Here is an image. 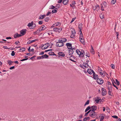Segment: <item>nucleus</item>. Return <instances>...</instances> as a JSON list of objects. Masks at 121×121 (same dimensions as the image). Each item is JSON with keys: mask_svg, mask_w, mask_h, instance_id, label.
<instances>
[{"mask_svg": "<svg viewBox=\"0 0 121 121\" xmlns=\"http://www.w3.org/2000/svg\"><path fill=\"white\" fill-rule=\"evenodd\" d=\"M108 5L107 4V3L104 1L102 2V4H100V6L101 8V10L102 11L104 10V9H107L108 6Z\"/></svg>", "mask_w": 121, "mask_h": 121, "instance_id": "1", "label": "nucleus"}, {"mask_svg": "<svg viewBox=\"0 0 121 121\" xmlns=\"http://www.w3.org/2000/svg\"><path fill=\"white\" fill-rule=\"evenodd\" d=\"M27 26H29V28L30 27H31V28H30V29H33L36 26L35 24L33 23V21L31 23H29L28 24Z\"/></svg>", "mask_w": 121, "mask_h": 121, "instance_id": "2", "label": "nucleus"}, {"mask_svg": "<svg viewBox=\"0 0 121 121\" xmlns=\"http://www.w3.org/2000/svg\"><path fill=\"white\" fill-rule=\"evenodd\" d=\"M97 113L95 111H91L90 113V116L94 118L96 117L97 115Z\"/></svg>", "mask_w": 121, "mask_h": 121, "instance_id": "3", "label": "nucleus"}, {"mask_svg": "<svg viewBox=\"0 0 121 121\" xmlns=\"http://www.w3.org/2000/svg\"><path fill=\"white\" fill-rule=\"evenodd\" d=\"M70 57L69 56V55H67V57L68 59H69L72 61L75 62L76 61L73 60L75 59V57L72 55H70Z\"/></svg>", "mask_w": 121, "mask_h": 121, "instance_id": "4", "label": "nucleus"}, {"mask_svg": "<svg viewBox=\"0 0 121 121\" xmlns=\"http://www.w3.org/2000/svg\"><path fill=\"white\" fill-rule=\"evenodd\" d=\"M96 82L98 84L101 85L103 83L104 81L101 78H98L97 79Z\"/></svg>", "mask_w": 121, "mask_h": 121, "instance_id": "5", "label": "nucleus"}, {"mask_svg": "<svg viewBox=\"0 0 121 121\" xmlns=\"http://www.w3.org/2000/svg\"><path fill=\"white\" fill-rule=\"evenodd\" d=\"M53 30L54 31L57 32L58 31V32H60L62 30V28L60 27V28H58L57 27H55L53 28Z\"/></svg>", "mask_w": 121, "mask_h": 121, "instance_id": "6", "label": "nucleus"}, {"mask_svg": "<svg viewBox=\"0 0 121 121\" xmlns=\"http://www.w3.org/2000/svg\"><path fill=\"white\" fill-rule=\"evenodd\" d=\"M26 29H23L20 31V35H21V36L24 35L26 33Z\"/></svg>", "mask_w": 121, "mask_h": 121, "instance_id": "7", "label": "nucleus"}, {"mask_svg": "<svg viewBox=\"0 0 121 121\" xmlns=\"http://www.w3.org/2000/svg\"><path fill=\"white\" fill-rule=\"evenodd\" d=\"M85 53L83 50H82L80 52L79 54V56L80 57H82L84 56L85 55Z\"/></svg>", "mask_w": 121, "mask_h": 121, "instance_id": "8", "label": "nucleus"}, {"mask_svg": "<svg viewBox=\"0 0 121 121\" xmlns=\"http://www.w3.org/2000/svg\"><path fill=\"white\" fill-rule=\"evenodd\" d=\"M91 111L94 112L95 111L97 108V107L95 105L92 106L91 107Z\"/></svg>", "mask_w": 121, "mask_h": 121, "instance_id": "9", "label": "nucleus"}, {"mask_svg": "<svg viewBox=\"0 0 121 121\" xmlns=\"http://www.w3.org/2000/svg\"><path fill=\"white\" fill-rule=\"evenodd\" d=\"M95 101L97 103H98L99 102H101V99H99V97H97L96 98H95Z\"/></svg>", "mask_w": 121, "mask_h": 121, "instance_id": "10", "label": "nucleus"}, {"mask_svg": "<svg viewBox=\"0 0 121 121\" xmlns=\"http://www.w3.org/2000/svg\"><path fill=\"white\" fill-rule=\"evenodd\" d=\"M64 45V44L63 43H58L57 42L56 43V46L57 47H61L63 46Z\"/></svg>", "mask_w": 121, "mask_h": 121, "instance_id": "11", "label": "nucleus"}, {"mask_svg": "<svg viewBox=\"0 0 121 121\" xmlns=\"http://www.w3.org/2000/svg\"><path fill=\"white\" fill-rule=\"evenodd\" d=\"M102 91L103 92V95H105L106 94V90L104 88H102Z\"/></svg>", "mask_w": 121, "mask_h": 121, "instance_id": "12", "label": "nucleus"}, {"mask_svg": "<svg viewBox=\"0 0 121 121\" xmlns=\"http://www.w3.org/2000/svg\"><path fill=\"white\" fill-rule=\"evenodd\" d=\"M14 38H17L21 36V35L18 34V33H17L14 35Z\"/></svg>", "mask_w": 121, "mask_h": 121, "instance_id": "13", "label": "nucleus"}, {"mask_svg": "<svg viewBox=\"0 0 121 121\" xmlns=\"http://www.w3.org/2000/svg\"><path fill=\"white\" fill-rule=\"evenodd\" d=\"M58 54L59 56L62 57H64L65 55V54L64 53L61 52H59L58 53Z\"/></svg>", "mask_w": 121, "mask_h": 121, "instance_id": "14", "label": "nucleus"}, {"mask_svg": "<svg viewBox=\"0 0 121 121\" xmlns=\"http://www.w3.org/2000/svg\"><path fill=\"white\" fill-rule=\"evenodd\" d=\"M37 40V39H34L33 40H29V41L27 42V44H30L31 43H32L33 42H35Z\"/></svg>", "mask_w": 121, "mask_h": 121, "instance_id": "15", "label": "nucleus"}, {"mask_svg": "<svg viewBox=\"0 0 121 121\" xmlns=\"http://www.w3.org/2000/svg\"><path fill=\"white\" fill-rule=\"evenodd\" d=\"M46 46H45L43 48H42V50H44L47 49L49 46V43H46L44 45Z\"/></svg>", "mask_w": 121, "mask_h": 121, "instance_id": "16", "label": "nucleus"}, {"mask_svg": "<svg viewBox=\"0 0 121 121\" xmlns=\"http://www.w3.org/2000/svg\"><path fill=\"white\" fill-rule=\"evenodd\" d=\"M92 70H93L92 69H88L87 71L90 74H91L92 73Z\"/></svg>", "mask_w": 121, "mask_h": 121, "instance_id": "17", "label": "nucleus"}, {"mask_svg": "<svg viewBox=\"0 0 121 121\" xmlns=\"http://www.w3.org/2000/svg\"><path fill=\"white\" fill-rule=\"evenodd\" d=\"M48 54L49 55H54V56H56V54H55L52 51L49 52L48 53Z\"/></svg>", "mask_w": 121, "mask_h": 121, "instance_id": "18", "label": "nucleus"}, {"mask_svg": "<svg viewBox=\"0 0 121 121\" xmlns=\"http://www.w3.org/2000/svg\"><path fill=\"white\" fill-rule=\"evenodd\" d=\"M69 55H72V54H73V50H69Z\"/></svg>", "mask_w": 121, "mask_h": 121, "instance_id": "19", "label": "nucleus"}, {"mask_svg": "<svg viewBox=\"0 0 121 121\" xmlns=\"http://www.w3.org/2000/svg\"><path fill=\"white\" fill-rule=\"evenodd\" d=\"M61 23L60 22H57L55 24H54V25H55L56 26H60L61 25Z\"/></svg>", "mask_w": 121, "mask_h": 121, "instance_id": "20", "label": "nucleus"}, {"mask_svg": "<svg viewBox=\"0 0 121 121\" xmlns=\"http://www.w3.org/2000/svg\"><path fill=\"white\" fill-rule=\"evenodd\" d=\"M42 58H47L48 57V56L46 54H45L44 55L42 56Z\"/></svg>", "mask_w": 121, "mask_h": 121, "instance_id": "21", "label": "nucleus"}, {"mask_svg": "<svg viewBox=\"0 0 121 121\" xmlns=\"http://www.w3.org/2000/svg\"><path fill=\"white\" fill-rule=\"evenodd\" d=\"M68 2L69 0H64L63 3L64 5H66Z\"/></svg>", "mask_w": 121, "mask_h": 121, "instance_id": "22", "label": "nucleus"}, {"mask_svg": "<svg viewBox=\"0 0 121 121\" xmlns=\"http://www.w3.org/2000/svg\"><path fill=\"white\" fill-rule=\"evenodd\" d=\"M8 63L9 64V65H12V64L13 63V61L10 60H9L7 61Z\"/></svg>", "mask_w": 121, "mask_h": 121, "instance_id": "23", "label": "nucleus"}, {"mask_svg": "<svg viewBox=\"0 0 121 121\" xmlns=\"http://www.w3.org/2000/svg\"><path fill=\"white\" fill-rule=\"evenodd\" d=\"M91 50L90 51L91 52L92 54H94L95 53V51L94 50L93 48L92 47V46L91 45Z\"/></svg>", "mask_w": 121, "mask_h": 121, "instance_id": "24", "label": "nucleus"}, {"mask_svg": "<svg viewBox=\"0 0 121 121\" xmlns=\"http://www.w3.org/2000/svg\"><path fill=\"white\" fill-rule=\"evenodd\" d=\"M92 73H93V78L94 79H96V77H95V75L96 74L95 73L94 71L93 70H92Z\"/></svg>", "mask_w": 121, "mask_h": 121, "instance_id": "25", "label": "nucleus"}, {"mask_svg": "<svg viewBox=\"0 0 121 121\" xmlns=\"http://www.w3.org/2000/svg\"><path fill=\"white\" fill-rule=\"evenodd\" d=\"M83 37H80V41L82 43H83L84 42V40L83 39Z\"/></svg>", "mask_w": 121, "mask_h": 121, "instance_id": "26", "label": "nucleus"}, {"mask_svg": "<svg viewBox=\"0 0 121 121\" xmlns=\"http://www.w3.org/2000/svg\"><path fill=\"white\" fill-rule=\"evenodd\" d=\"M66 45L67 46V48L68 47H70L72 46V44L71 43H67L66 44Z\"/></svg>", "mask_w": 121, "mask_h": 121, "instance_id": "27", "label": "nucleus"}, {"mask_svg": "<svg viewBox=\"0 0 121 121\" xmlns=\"http://www.w3.org/2000/svg\"><path fill=\"white\" fill-rule=\"evenodd\" d=\"M41 28L42 29V30H45L46 28V27L44 25H42L41 26Z\"/></svg>", "mask_w": 121, "mask_h": 121, "instance_id": "28", "label": "nucleus"}, {"mask_svg": "<svg viewBox=\"0 0 121 121\" xmlns=\"http://www.w3.org/2000/svg\"><path fill=\"white\" fill-rule=\"evenodd\" d=\"M91 108L90 106H89L86 109L85 111V112H86L88 111Z\"/></svg>", "mask_w": 121, "mask_h": 121, "instance_id": "29", "label": "nucleus"}, {"mask_svg": "<svg viewBox=\"0 0 121 121\" xmlns=\"http://www.w3.org/2000/svg\"><path fill=\"white\" fill-rule=\"evenodd\" d=\"M116 2V0H112L111 3L112 4H114Z\"/></svg>", "mask_w": 121, "mask_h": 121, "instance_id": "30", "label": "nucleus"}, {"mask_svg": "<svg viewBox=\"0 0 121 121\" xmlns=\"http://www.w3.org/2000/svg\"><path fill=\"white\" fill-rule=\"evenodd\" d=\"M49 19V18L48 17H47L44 19V20L46 22H47L48 21Z\"/></svg>", "mask_w": 121, "mask_h": 121, "instance_id": "31", "label": "nucleus"}, {"mask_svg": "<svg viewBox=\"0 0 121 121\" xmlns=\"http://www.w3.org/2000/svg\"><path fill=\"white\" fill-rule=\"evenodd\" d=\"M99 73H100V74L102 76L104 77L105 76V74H104L103 73V72H102L101 71V72H100Z\"/></svg>", "mask_w": 121, "mask_h": 121, "instance_id": "32", "label": "nucleus"}, {"mask_svg": "<svg viewBox=\"0 0 121 121\" xmlns=\"http://www.w3.org/2000/svg\"><path fill=\"white\" fill-rule=\"evenodd\" d=\"M82 23H80L78 25V27L79 29H82Z\"/></svg>", "mask_w": 121, "mask_h": 121, "instance_id": "33", "label": "nucleus"}, {"mask_svg": "<svg viewBox=\"0 0 121 121\" xmlns=\"http://www.w3.org/2000/svg\"><path fill=\"white\" fill-rule=\"evenodd\" d=\"M112 86H110L108 87V89L109 91H112Z\"/></svg>", "mask_w": 121, "mask_h": 121, "instance_id": "34", "label": "nucleus"}, {"mask_svg": "<svg viewBox=\"0 0 121 121\" xmlns=\"http://www.w3.org/2000/svg\"><path fill=\"white\" fill-rule=\"evenodd\" d=\"M91 111V110H89L88 112H86L84 116H86L88 115V114Z\"/></svg>", "mask_w": 121, "mask_h": 121, "instance_id": "35", "label": "nucleus"}, {"mask_svg": "<svg viewBox=\"0 0 121 121\" xmlns=\"http://www.w3.org/2000/svg\"><path fill=\"white\" fill-rule=\"evenodd\" d=\"M89 100H88L85 103V104H84V106H85L86 105H88L89 104Z\"/></svg>", "mask_w": 121, "mask_h": 121, "instance_id": "36", "label": "nucleus"}, {"mask_svg": "<svg viewBox=\"0 0 121 121\" xmlns=\"http://www.w3.org/2000/svg\"><path fill=\"white\" fill-rule=\"evenodd\" d=\"M85 55L88 57L90 56V54L89 52L86 53Z\"/></svg>", "mask_w": 121, "mask_h": 121, "instance_id": "37", "label": "nucleus"}, {"mask_svg": "<svg viewBox=\"0 0 121 121\" xmlns=\"http://www.w3.org/2000/svg\"><path fill=\"white\" fill-rule=\"evenodd\" d=\"M105 116H101V117L100 118V121H103V119H104V117Z\"/></svg>", "mask_w": 121, "mask_h": 121, "instance_id": "38", "label": "nucleus"}, {"mask_svg": "<svg viewBox=\"0 0 121 121\" xmlns=\"http://www.w3.org/2000/svg\"><path fill=\"white\" fill-rule=\"evenodd\" d=\"M57 11L56 9H54L52 10V13H56Z\"/></svg>", "mask_w": 121, "mask_h": 121, "instance_id": "39", "label": "nucleus"}, {"mask_svg": "<svg viewBox=\"0 0 121 121\" xmlns=\"http://www.w3.org/2000/svg\"><path fill=\"white\" fill-rule=\"evenodd\" d=\"M83 119H84V120H89L90 119V117H85Z\"/></svg>", "mask_w": 121, "mask_h": 121, "instance_id": "40", "label": "nucleus"}, {"mask_svg": "<svg viewBox=\"0 0 121 121\" xmlns=\"http://www.w3.org/2000/svg\"><path fill=\"white\" fill-rule=\"evenodd\" d=\"M44 17L43 15H41L39 16V19H42Z\"/></svg>", "mask_w": 121, "mask_h": 121, "instance_id": "41", "label": "nucleus"}, {"mask_svg": "<svg viewBox=\"0 0 121 121\" xmlns=\"http://www.w3.org/2000/svg\"><path fill=\"white\" fill-rule=\"evenodd\" d=\"M115 80H116V82L117 83V85H120V82H119L118 81L117 79H116Z\"/></svg>", "mask_w": 121, "mask_h": 121, "instance_id": "42", "label": "nucleus"}, {"mask_svg": "<svg viewBox=\"0 0 121 121\" xmlns=\"http://www.w3.org/2000/svg\"><path fill=\"white\" fill-rule=\"evenodd\" d=\"M72 34H73V35H75L76 34V31L75 30H73V31H72Z\"/></svg>", "mask_w": 121, "mask_h": 121, "instance_id": "43", "label": "nucleus"}, {"mask_svg": "<svg viewBox=\"0 0 121 121\" xmlns=\"http://www.w3.org/2000/svg\"><path fill=\"white\" fill-rule=\"evenodd\" d=\"M76 52L78 55L79 56V54H80V51H79L78 50H76Z\"/></svg>", "mask_w": 121, "mask_h": 121, "instance_id": "44", "label": "nucleus"}, {"mask_svg": "<svg viewBox=\"0 0 121 121\" xmlns=\"http://www.w3.org/2000/svg\"><path fill=\"white\" fill-rule=\"evenodd\" d=\"M15 55V53L14 52V51H13L12 52V53H11V55L12 56H14Z\"/></svg>", "mask_w": 121, "mask_h": 121, "instance_id": "45", "label": "nucleus"}, {"mask_svg": "<svg viewBox=\"0 0 121 121\" xmlns=\"http://www.w3.org/2000/svg\"><path fill=\"white\" fill-rule=\"evenodd\" d=\"M70 47V48H68L69 49H70V50H73V49H74L75 50V48H72V46H71V47Z\"/></svg>", "mask_w": 121, "mask_h": 121, "instance_id": "46", "label": "nucleus"}, {"mask_svg": "<svg viewBox=\"0 0 121 121\" xmlns=\"http://www.w3.org/2000/svg\"><path fill=\"white\" fill-rule=\"evenodd\" d=\"M25 49V48H21L19 49V50H22V52H23V51H25V50H24Z\"/></svg>", "mask_w": 121, "mask_h": 121, "instance_id": "47", "label": "nucleus"}, {"mask_svg": "<svg viewBox=\"0 0 121 121\" xmlns=\"http://www.w3.org/2000/svg\"><path fill=\"white\" fill-rule=\"evenodd\" d=\"M38 30H36L35 31L34 33V34L35 35L37 34V33L39 32V31L38 32Z\"/></svg>", "mask_w": 121, "mask_h": 121, "instance_id": "48", "label": "nucleus"}, {"mask_svg": "<svg viewBox=\"0 0 121 121\" xmlns=\"http://www.w3.org/2000/svg\"><path fill=\"white\" fill-rule=\"evenodd\" d=\"M111 67L112 69H114L115 68V66L113 64H112L111 65Z\"/></svg>", "mask_w": 121, "mask_h": 121, "instance_id": "49", "label": "nucleus"}, {"mask_svg": "<svg viewBox=\"0 0 121 121\" xmlns=\"http://www.w3.org/2000/svg\"><path fill=\"white\" fill-rule=\"evenodd\" d=\"M98 71L99 72H100L102 71V70L101 69V68L99 67H98Z\"/></svg>", "mask_w": 121, "mask_h": 121, "instance_id": "50", "label": "nucleus"}, {"mask_svg": "<svg viewBox=\"0 0 121 121\" xmlns=\"http://www.w3.org/2000/svg\"><path fill=\"white\" fill-rule=\"evenodd\" d=\"M55 8V6H53V5H51V6L50 8V9H54Z\"/></svg>", "mask_w": 121, "mask_h": 121, "instance_id": "51", "label": "nucleus"}, {"mask_svg": "<svg viewBox=\"0 0 121 121\" xmlns=\"http://www.w3.org/2000/svg\"><path fill=\"white\" fill-rule=\"evenodd\" d=\"M83 66L85 68H88L87 66H86V64L85 63H83Z\"/></svg>", "mask_w": 121, "mask_h": 121, "instance_id": "52", "label": "nucleus"}, {"mask_svg": "<svg viewBox=\"0 0 121 121\" xmlns=\"http://www.w3.org/2000/svg\"><path fill=\"white\" fill-rule=\"evenodd\" d=\"M112 91H108V94L110 95H112Z\"/></svg>", "mask_w": 121, "mask_h": 121, "instance_id": "53", "label": "nucleus"}, {"mask_svg": "<svg viewBox=\"0 0 121 121\" xmlns=\"http://www.w3.org/2000/svg\"><path fill=\"white\" fill-rule=\"evenodd\" d=\"M76 18V17H75L74 18H73L72 19L71 22H70V23H72L74 21V20Z\"/></svg>", "mask_w": 121, "mask_h": 121, "instance_id": "54", "label": "nucleus"}, {"mask_svg": "<svg viewBox=\"0 0 121 121\" xmlns=\"http://www.w3.org/2000/svg\"><path fill=\"white\" fill-rule=\"evenodd\" d=\"M112 117L116 119H117L118 118V117L116 115L112 116Z\"/></svg>", "mask_w": 121, "mask_h": 121, "instance_id": "55", "label": "nucleus"}, {"mask_svg": "<svg viewBox=\"0 0 121 121\" xmlns=\"http://www.w3.org/2000/svg\"><path fill=\"white\" fill-rule=\"evenodd\" d=\"M58 43H63V41L62 40H59L58 41Z\"/></svg>", "mask_w": 121, "mask_h": 121, "instance_id": "56", "label": "nucleus"}, {"mask_svg": "<svg viewBox=\"0 0 121 121\" xmlns=\"http://www.w3.org/2000/svg\"><path fill=\"white\" fill-rule=\"evenodd\" d=\"M38 30L39 31V32H40L42 30V29L41 28V27H40L38 29Z\"/></svg>", "mask_w": 121, "mask_h": 121, "instance_id": "57", "label": "nucleus"}, {"mask_svg": "<svg viewBox=\"0 0 121 121\" xmlns=\"http://www.w3.org/2000/svg\"><path fill=\"white\" fill-rule=\"evenodd\" d=\"M99 17L101 19H102L104 18V17L103 15L102 14H100L99 15Z\"/></svg>", "mask_w": 121, "mask_h": 121, "instance_id": "58", "label": "nucleus"}, {"mask_svg": "<svg viewBox=\"0 0 121 121\" xmlns=\"http://www.w3.org/2000/svg\"><path fill=\"white\" fill-rule=\"evenodd\" d=\"M80 37L81 38L83 37V35L82 32H81V33H80Z\"/></svg>", "mask_w": 121, "mask_h": 121, "instance_id": "59", "label": "nucleus"}, {"mask_svg": "<svg viewBox=\"0 0 121 121\" xmlns=\"http://www.w3.org/2000/svg\"><path fill=\"white\" fill-rule=\"evenodd\" d=\"M28 59V58L24 59L22 60H20V61H24L25 60H27Z\"/></svg>", "mask_w": 121, "mask_h": 121, "instance_id": "60", "label": "nucleus"}, {"mask_svg": "<svg viewBox=\"0 0 121 121\" xmlns=\"http://www.w3.org/2000/svg\"><path fill=\"white\" fill-rule=\"evenodd\" d=\"M43 22L42 21H40L38 23L39 24L41 25L43 23Z\"/></svg>", "mask_w": 121, "mask_h": 121, "instance_id": "61", "label": "nucleus"}, {"mask_svg": "<svg viewBox=\"0 0 121 121\" xmlns=\"http://www.w3.org/2000/svg\"><path fill=\"white\" fill-rule=\"evenodd\" d=\"M107 83L108 85H110V86H112L111 83L109 82L108 81L107 82Z\"/></svg>", "mask_w": 121, "mask_h": 121, "instance_id": "62", "label": "nucleus"}, {"mask_svg": "<svg viewBox=\"0 0 121 121\" xmlns=\"http://www.w3.org/2000/svg\"><path fill=\"white\" fill-rule=\"evenodd\" d=\"M15 68V67L14 66H13L12 67H11L9 68L10 69H14Z\"/></svg>", "mask_w": 121, "mask_h": 121, "instance_id": "63", "label": "nucleus"}, {"mask_svg": "<svg viewBox=\"0 0 121 121\" xmlns=\"http://www.w3.org/2000/svg\"><path fill=\"white\" fill-rule=\"evenodd\" d=\"M51 12H49V11H48V13H47V14L46 15L47 16H48L50 14H51Z\"/></svg>", "mask_w": 121, "mask_h": 121, "instance_id": "64", "label": "nucleus"}]
</instances>
